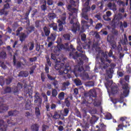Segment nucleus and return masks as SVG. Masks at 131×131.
Here are the masks:
<instances>
[{
	"label": "nucleus",
	"instance_id": "a19ab883",
	"mask_svg": "<svg viewBox=\"0 0 131 131\" xmlns=\"http://www.w3.org/2000/svg\"><path fill=\"white\" fill-rule=\"evenodd\" d=\"M52 97H57V95H58V91H57V90L56 89H53L52 90Z\"/></svg>",
	"mask_w": 131,
	"mask_h": 131
},
{
	"label": "nucleus",
	"instance_id": "cd10ccee",
	"mask_svg": "<svg viewBox=\"0 0 131 131\" xmlns=\"http://www.w3.org/2000/svg\"><path fill=\"white\" fill-rule=\"evenodd\" d=\"M20 89H22V85L20 84V83H18L17 86L14 89L13 93H14V94H16V93H18Z\"/></svg>",
	"mask_w": 131,
	"mask_h": 131
},
{
	"label": "nucleus",
	"instance_id": "5fc2aeb1",
	"mask_svg": "<svg viewBox=\"0 0 131 131\" xmlns=\"http://www.w3.org/2000/svg\"><path fill=\"white\" fill-rule=\"evenodd\" d=\"M53 4H54V1L53 0L47 1V4L48 6H52Z\"/></svg>",
	"mask_w": 131,
	"mask_h": 131
},
{
	"label": "nucleus",
	"instance_id": "a18cd8bd",
	"mask_svg": "<svg viewBox=\"0 0 131 131\" xmlns=\"http://www.w3.org/2000/svg\"><path fill=\"white\" fill-rule=\"evenodd\" d=\"M63 37L65 40H70V35L68 34L63 35Z\"/></svg>",
	"mask_w": 131,
	"mask_h": 131
},
{
	"label": "nucleus",
	"instance_id": "603ef678",
	"mask_svg": "<svg viewBox=\"0 0 131 131\" xmlns=\"http://www.w3.org/2000/svg\"><path fill=\"white\" fill-rule=\"evenodd\" d=\"M103 26L101 23H98L96 25L95 28L96 29H100Z\"/></svg>",
	"mask_w": 131,
	"mask_h": 131
},
{
	"label": "nucleus",
	"instance_id": "4be33fe9",
	"mask_svg": "<svg viewBox=\"0 0 131 131\" xmlns=\"http://www.w3.org/2000/svg\"><path fill=\"white\" fill-rule=\"evenodd\" d=\"M108 78H112V72L110 71H106V74L105 76L106 80H108Z\"/></svg>",
	"mask_w": 131,
	"mask_h": 131
},
{
	"label": "nucleus",
	"instance_id": "c9c22d12",
	"mask_svg": "<svg viewBox=\"0 0 131 131\" xmlns=\"http://www.w3.org/2000/svg\"><path fill=\"white\" fill-rule=\"evenodd\" d=\"M114 18L120 21V20L122 19V14H121V13H119L115 16Z\"/></svg>",
	"mask_w": 131,
	"mask_h": 131
},
{
	"label": "nucleus",
	"instance_id": "3c124183",
	"mask_svg": "<svg viewBox=\"0 0 131 131\" xmlns=\"http://www.w3.org/2000/svg\"><path fill=\"white\" fill-rule=\"evenodd\" d=\"M48 129H49V126L46 125H43L42 126V131H47Z\"/></svg>",
	"mask_w": 131,
	"mask_h": 131
},
{
	"label": "nucleus",
	"instance_id": "69168bd1",
	"mask_svg": "<svg viewBox=\"0 0 131 131\" xmlns=\"http://www.w3.org/2000/svg\"><path fill=\"white\" fill-rule=\"evenodd\" d=\"M124 125L122 124H120L118 125V128H117V130H119V129H122V127H123Z\"/></svg>",
	"mask_w": 131,
	"mask_h": 131
},
{
	"label": "nucleus",
	"instance_id": "72a5a7b5",
	"mask_svg": "<svg viewBox=\"0 0 131 131\" xmlns=\"http://www.w3.org/2000/svg\"><path fill=\"white\" fill-rule=\"evenodd\" d=\"M74 82L76 84V85H81L82 84V83H81V81L79 79H75L74 80Z\"/></svg>",
	"mask_w": 131,
	"mask_h": 131
},
{
	"label": "nucleus",
	"instance_id": "39448f33",
	"mask_svg": "<svg viewBox=\"0 0 131 131\" xmlns=\"http://www.w3.org/2000/svg\"><path fill=\"white\" fill-rule=\"evenodd\" d=\"M90 1L91 0H86V2L83 5V8L82 10V13H83L82 14V17H83L84 19H85V20L89 19V18L88 17V15H86V14H84V13H86L89 12V11H90L91 10V7L90 6Z\"/></svg>",
	"mask_w": 131,
	"mask_h": 131
},
{
	"label": "nucleus",
	"instance_id": "79ce46f5",
	"mask_svg": "<svg viewBox=\"0 0 131 131\" xmlns=\"http://www.w3.org/2000/svg\"><path fill=\"white\" fill-rule=\"evenodd\" d=\"M4 94H9V93H11L12 92V90L10 87H7L4 90Z\"/></svg>",
	"mask_w": 131,
	"mask_h": 131
},
{
	"label": "nucleus",
	"instance_id": "4d7b16f0",
	"mask_svg": "<svg viewBox=\"0 0 131 131\" xmlns=\"http://www.w3.org/2000/svg\"><path fill=\"white\" fill-rule=\"evenodd\" d=\"M83 77L85 79H89V74L84 72Z\"/></svg>",
	"mask_w": 131,
	"mask_h": 131
},
{
	"label": "nucleus",
	"instance_id": "0eeeda50",
	"mask_svg": "<svg viewBox=\"0 0 131 131\" xmlns=\"http://www.w3.org/2000/svg\"><path fill=\"white\" fill-rule=\"evenodd\" d=\"M99 54H101V57L100 58V60L102 63L103 64V69H106L107 67H109V64L107 63H105L104 62L105 61V59L104 58H105V61L106 62H108L110 64L111 63V60L107 59V53H104V52H100Z\"/></svg>",
	"mask_w": 131,
	"mask_h": 131
},
{
	"label": "nucleus",
	"instance_id": "e2e57ef3",
	"mask_svg": "<svg viewBox=\"0 0 131 131\" xmlns=\"http://www.w3.org/2000/svg\"><path fill=\"white\" fill-rule=\"evenodd\" d=\"M107 40H108V41L110 42H111L112 41H113V40H114L113 37L112 36H108Z\"/></svg>",
	"mask_w": 131,
	"mask_h": 131
},
{
	"label": "nucleus",
	"instance_id": "1a4fd4ad",
	"mask_svg": "<svg viewBox=\"0 0 131 131\" xmlns=\"http://www.w3.org/2000/svg\"><path fill=\"white\" fill-rule=\"evenodd\" d=\"M34 99L35 106L40 107L41 106V103H42V99L40 98V96H39V93L38 92H36L34 95Z\"/></svg>",
	"mask_w": 131,
	"mask_h": 131
},
{
	"label": "nucleus",
	"instance_id": "bf43d9fd",
	"mask_svg": "<svg viewBox=\"0 0 131 131\" xmlns=\"http://www.w3.org/2000/svg\"><path fill=\"white\" fill-rule=\"evenodd\" d=\"M46 58L47 64L49 65V66H51V65H52V63H51V61L50 60V58L47 57Z\"/></svg>",
	"mask_w": 131,
	"mask_h": 131
},
{
	"label": "nucleus",
	"instance_id": "c85d7f7f",
	"mask_svg": "<svg viewBox=\"0 0 131 131\" xmlns=\"http://www.w3.org/2000/svg\"><path fill=\"white\" fill-rule=\"evenodd\" d=\"M64 97L65 94L64 93V92H61L58 95V98L59 100H60V101H62V100H64Z\"/></svg>",
	"mask_w": 131,
	"mask_h": 131
},
{
	"label": "nucleus",
	"instance_id": "49530a36",
	"mask_svg": "<svg viewBox=\"0 0 131 131\" xmlns=\"http://www.w3.org/2000/svg\"><path fill=\"white\" fill-rule=\"evenodd\" d=\"M112 33L114 35H116V36H117L118 35V31L115 29H113L112 30Z\"/></svg>",
	"mask_w": 131,
	"mask_h": 131
},
{
	"label": "nucleus",
	"instance_id": "338daca9",
	"mask_svg": "<svg viewBox=\"0 0 131 131\" xmlns=\"http://www.w3.org/2000/svg\"><path fill=\"white\" fill-rule=\"evenodd\" d=\"M95 18H97L98 20H100L101 19V14H97L95 15Z\"/></svg>",
	"mask_w": 131,
	"mask_h": 131
},
{
	"label": "nucleus",
	"instance_id": "2eb2a0df",
	"mask_svg": "<svg viewBox=\"0 0 131 131\" xmlns=\"http://www.w3.org/2000/svg\"><path fill=\"white\" fill-rule=\"evenodd\" d=\"M107 7L108 8L109 10H112L114 12H115L117 10V7H116V5H115V3H109L107 4Z\"/></svg>",
	"mask_w": 131,
	"mask_h": 131
},
{
	"label": "nucleus",
	"instance_id": "6e6d98bb",
	"mask_svg": "<svg viewBox=\"0 0 131 131\" xmlns=\"http://www.w3.org/2000/svg\"><path fill=\"white\" fill-rule=\"evenodd\" d=\"M37 60V58L36 57H34L33 58H30V62H35Z\"/></svg>",
	"mask_w": 131,
	"mask_h": 131
},
{
	"label": "nucleus",
	"instance_id": "6e6552de",
	"mask_svg": "<svg viewBox=\"0 0 131 131\" xmlns=\"http://www.w3.org/2000/svg\"><path fill=\"white\" fill-rule=\"evenodd\" d=\"M66 13L62 14V15L61 18V20H58L57 21L58 23V28L59 31H62L63 30V25L66 24Z\"/></svg>",
	"mask_w": 131,
	"mask_h": 131
},
{
	"label": "nucleus",
	"instance_id": "37998d69",
	"mask_svg": "<svg viewBox=\"0 0 131 131\" xmlns=\"http://www.w3.org/2000/svg\"><path fill=\"white\" fill-rule=\"evenodd\" d=\"M25 106L27 109H29V108H30V107H31V101H30V100H28Z\"/></svg>",
	"mask_w": 131,
	"mask_h": 131
},
{
	"label": "nucleus",
	"instance_id": "ea45409f",
	"mask_svg": "<svg viewBox=\"0 0 131 131\" xmlns=\"http://www.w3.org/2000/svg\"><path fill=\"white\" fill-rule=\"evenodd\" d=\"M7 57V53L5 52H2L0 53V58H2V59H5Z\"/></svg>",
	"mask_w": 131,
	"mask_h": 131
},
{
	"label": "nucleus",
	"instance_id": "0e129e2a",
	"mask_svg": "<svg viewBox=\"0 0 131 131\" xmlns=\"http://www.w3.org/2000/svg\"><path fill=\"white\" fill-rule=\"evenodd\" d=\"M74 94L78 95V89L77 88L74 89Z\"/></svg>",
	"mask_w": 131,
	"mask_h": 131
},
{
	"label": "nucleus",
	"instance_id": "f3484780",
	"mask_svg": "<svg viewBox=\"0 0 131 131\" xmlns=\"http://www.w3.org/2000/svg\"><path fill=\"white\" fill-rule=\"evenodd\" d=\"M39 126L37 124H33L31 126V129L32 131H38Z\"/></svg>",
	"mask_w": 131,
	"mask_h": 131
},
{
	"label": "nucleus",
	"instance_id": "2f4dec72",
	"mask_svg": "<svg viewBox=\"0 0 131 131\" xmlns=\"http://www.w3.org/2000/svg\"><path fill=\"white\" fill-rule=\"evenodd\" d=\"M61 116L60 115V112H55L54 113V115H53L54 118H56V119H59Z\"/></svg>",
	"mask_w": 131,
	"mask_h": 131
},
{
	"label": "nucleus",
	"instance_id": "5701e85b",
	"mask_svg": "<svg viewBox=\"0 0 131 131\" xmlns=\"http://www.w3.org/2000/svg\"><path fill=\"white\" fill-rule=\"evenodd\" d=\"M127 41V38H126V35L125 34H124V37L123 39L120 40V42L122 45H126V42Z\"/></svg>",
	"mask_w": 131,
	"mask_h": 131
},
{
	"label": "nucleus",
	"instance_id": "412c9836",
	"mask_svg": "<svg viewBox=\"0 0 131 131\" xmlns=\"http://www.w3.org/2000/svg\"><path fill=\"white\" fill-rule=\"evenodd\" d=\"M28 47H29V51H32L34 49V42L33 41H31L28 43Z\"/></svg>",
	"mask_w": 131,
	"mask_h": 131
},
{
	"label": "nucleus",
	"instance_id": "9d476101",
	"mask_svg": "<svg viewBox=\"0 0 131 131\" xmlns=\"http://www.w3.org/2000/svg\"><path fill=\"white\" fill-rule=\"evenodd\" d=\"M85 97H93V98H96L97 97V93L95 89H92L90 91V92L84 93Z\"/></svg>",
	"mask_w": 131,
	"mask_h": 131
},
{
	"label": "nucleus",
	"instance_id": "4c0bfd02",
	"mask_svg": "<svg viewBox=\"0 0 131 131\" xmlns=\"http://www.w3.org/2000/svg\"><path fill=\"white\" fill-rule=\"evenodd\" d=\"M0 14L1 15H8V11L5 8L0 10Z\"/></svg>",
	"mask_w": 131,
	"mask_h": 131
},
{
	"label": "nucleus",
	"instance_id": "20e7f679",
	"mask_svg": "<svg viewBox=\"0 0 131 131\" xmlns=\"http://www.w3.org/2000/svg\"><path fill=\"white\" fill-rule=\"evenodd\" d=\"M70 67L69 64H66L64 67H61L59 69V75H64V74H67L68 78H70L71 77V75L68 74V72H70Z\"/></svg>",
	"mask_w": 131,
	"mask_h": 131
},
{
	"label": "nucleus",
	"instance_id": "680f3d73",
	"mask_svg": "<svg viewBox=\"0 0 131 131\" xmlns=\"http://www.w3.org/2000/svg\"><path fill=\"white\" fill-rule=\"evenodd\" d=\"M106 119H111L112 117V115H111V114H107L106 116Z\"/></svg>",
	"mask_w": 131,
	"mask_h": 131
},
{
	"label": "nucleus",
	"instance_id": "ddd939ff",
	"mask_svg": "<svg viewBox=\"0 0 131 131\" xmlns=\"http://www.w3.org/2000/svg\"><path fill=\"white\" fill-rule=\"evenodd\" d=\"M112 15V13H111V11H107L106 12L105 14L103 15V18L105 21H111V18H110L109 17Z\"/></svg>",
	"mask_w": 131,
	"mask_h": 131
},
{
	"label": "nucleus",
	"instance_id": "aec40b11",
	"mask_svg": "<svg viewBox=\"0 0 131 131\" xmlns=\"http://www.w3.org/2000/svg\"><path fill=\"white\" fill-rule=\"evenodd\" d=\"M43 31L45 32V35L46 36H49L50 35V33L51 31H50V29L48 28L47 27H44L43 28Z\"/></svg>",
	"mask_w": 131,
	"mask_h": 131
},
{
	"label": "nucleus",
	"instance_id": "f03ea898",
	"mask_svg": "<svg viewBox=\"0 0 131 131\" xmlns=\"http://www.w3.org/2000/svg\"><path fill=\"white\" fill-rule=\"evenodd\" d=\"M123 90V94L121 95L119 102V103H123V98L128 96V91H129V87L128 84L124 81V79H121L120 81Z\"/></svg>",
	"mask_w": 131,
	"mask_h": 131
},
{
	"label": "nucleus",
	"instance_id": "09e8293b",
	"mask_svg": "<svg viewBox=\"0 0 131 131\" xmlns=\"http://www.w3.org/2000/svg\"><path fill=\"white\" fill-rule=\"evenodd\" d=\"M81 39L83 41H85L86 39V35L85 34H82L81 35Z\"/></svg>",
	"mask_w": 131,
	"mask_h": 131
},
{
	"label": "nucleus",
	"instance_id": "b1692460",
	"mask_svg": "<svg viewBox=\"0 0 131 131\" xmlns=\"http://www.w3.org/2000/svg\"><path fill=\"white\" fill-rule=\"evenodd\" d=\"M24 92L26 93V94H28L29 96H30V95H32V89H28V88L27 86L25 88Z\"/></svg>",
	"mask_w": 131,
	"mask_h": 131
},
{
	"label": "nucleus",
	"instance_id": "7c9ffc66",
	"mask_svg": "<svg viewBox=\"0 0 131 131\" xmlns=\"http://www.w3.org/2000/svg\"><path fill=\"white\" fill-rule=\"evenodd\" d=\"M35 114L37 118H40V111L38 107H36L35 108Z\"/></svg>",
	"mask_w": 131,
	"mask_h": 131
},
{
	"label": "nucleus",
	"instance_id": "4468645a",
	"mask_svg": "<svg viewBox=\"0 0 131 131\" xmlns=\"http://www.w3.org/2000/svg\"><path fill=\"white\" fill-rule=\"evenodd\" d=\"M7 125L5 124V121L0 119V131L7 130Z\"/></svg>",
	"mask_w": 131,
	"mask_h": 131
},
{
	"label": "nucleus",
	"instance_id": "f8f14e48",
	"mask_svg": "<svg viewBox=\"0 0 131 131\" xmlns=\"http://www.w3.org/2000/svg\"><path fill=\"white\" fill-rule=\"evenodd\" d=\"M51 59L54 61L56 63V65L55 66V68L56 70H59V69L61 68L60 64H58V60L57 59V57H56V55L52 53L51 54Z\"/></svg>",
	"mask_w": 131,
	"mask_h": 131
},
{
	"label": "nucleus",
	"instance_id": "13d9d810",
	"mask_svg": "<svg viewBox=\"0 0 131 131\" xmlns=\"http://www.w3.org/2000/svg\"><path fill=\"white\" fill-rule=\"evenodd\" d=\"M12 82V78H9L8 79H6V83L7 84H10Z\"/></svg>",
	"mask_w": 131,
	"mask_h": 131
},
{
	"label": "nucleus",
	"instance_id": "a878e982",
	"mask_svg": "<svg viewBox=\"0 0 131 131\" xmlns=\"http://www.w3.org/2000/svg\"><path fill=\"white\" fill-rule=\"evenodd\" d=\"M42 24H43V20H37L35 22V27L37 28H38V27H40L41 26V25H42Z\"/></svg>",
	"mask_w": 131,
	"mask_h": 131
},
{
	"label": "nucleus",
	"instance_id": "6ab92c4d",
	"mask_svg": "<svg viewBox=\"0 0 131 131\" xmlns=\"http://www.w3.org/2000/svg\"><path fill=\"white\" fill-rule=\"evenodd\" d=\"M81 25L83 28L88 29L90 27V25H88V22L84 20H81Z\"/></svg>",
	"mask_w": 131,
	"mask_h": 131
},
{
	"label": "nucleus",
	"instance_id": "473e14b6",
	"mask_svg": "<svg viewBox=\"0 0 131 131\" xmlns=\"http://www.w3.org/2000/svg\"><path fill=\"white\" fill-rule=\"evenodd\" d=\"M90 100H91L92 101L91 102H89V104H91V103H93V102L94 106H98V105H99V103H98L99 100L98 99H95L94 100H93L92 98H90Z\"/></svg>",
	"mask_w": 131,
	"mask_h": 131
},
{
	"label": "nucleus",
	"instance_id": "bb28decb",
	"mask_svg": "<svg viewBox=\"0 0 131 131\" xmlns=\"http://www.w3.org/2000/svg\"><path fill=\"white\" fill-rule=\"evenodd\" d=\"M19 113L17 111H10L8 112L9 116H15Z\"/></svg>",
	"mask_w": 131,
	"mask_h": 131
},
{
	"label": "nucleus",
	"instance_id": "de8ad7c7",
	"mask_svg": "<svg viewBox=\"0 0 131 131\" xmlns=\"http://www.w3.org/2000/svg\"><path fill=\"white\" fill-rule=\"evenodd\" d=\"M45 4L41 6V9L42 11H46L47 10V4L46 3V1H45Z\"/></svg>",
	"mask_w": 131,
	"mask_h": 131
},
{
	"label": "nucleus",
	"instance_id": "a211bd4d",
	"mask_svg": "<svg viewBox=\"0 0 131 131\" xmlns=\"http://www.w3.org/2000/svg\"><path fill=\"white\" fill-rule=\"evenodd\" d=\"M6 51L9 56H13V50H12V48H11V47L7 46L6 48Z\"/></svg>",
	"mask_w": 131,
	"mask_h": 131
},
{
	"label": "nucleus",
	"instance_id": "774afa93",
	"mask_svg": "<svg viewBox=\"0 0 131 131\" xmlns=\"http://www.w3.org/2000/svg\"><path fill=\"white\" fill-rule=\"evenodd\" d=\"M9 8H10V4H9L8 3H7L6 4L4 5V9H9Z\"/></svg>",
	"mask_w": 131,
	"mask_h": 131
},
{
	"label": "nucleus",
	"instance_id": "f704fd0d",
	"mask_svg": "<svg viewBox=\"0 0 131 131\" xmlns=\"http://www.w3.org/2000/svg\"><path fill=\"white\" fill-rule=\"evenodd\" d=\"M91 34L93 35V36H95L96 38H100V35L97 32L92 31L91 32Z\"/></svg>",
	"mask_w": 131,
	"mask_h": 131
},
{
	"label": "nucleus",
	"instance_id": "c756f323",
	"mask_svg": "<svg viewBox=\"0 0 131 131\" xmlns=\"http://www.w3.org/2000/svg\"><path fill=\"white\" fill-rule=\"evenodd\" d=\"M48 18L50 20H53L56 18V14L54 13H50L48 14Z\"/></svg>",
	"mask_w": 131,
	"mask_h": 131
},
{
	"label": "nucleus",
	"instance_id": "393cba45",
	"mask_svg": "<svg viewBox=\"0 0 131 131\" xmlns=\"http://www.w3.org/2000/svg\"><path fill=\"white\" fill-rule=\"evenodd\" d=\"M28 72L22 71L19 73L18 76H23V77H27L28 76Z\"/></svg>",
	"mask_w": 131,
	"mask_h": 131
},
{
	"label": "nucleus",
	"instance_id": "7ed1b4c3",
	"mask_svg": "<svg viewBox=\"0 0 131 131\" xmlns=\"http://www.w3.org/2000/svg\"><path fill=\"white\" fill-rule=\"evenodd\" d=\"M81 53H79L78 54L77 52H72L70 53V57L71 58H73V59H78L79 60H78V64L79 65H82L83 64V61H82V59H81V58H85V54L83 53V51L82 50L80 51Z\"/></svg>",
	"mask_w": 131,
	"mask_h": 131
},
{
	"label": "nucleus",
	"instance_id": "58836bf2",
	"mask_svg": "<svg viewBox=\"0 0 131 131\" xmlns=\"http://www.w3.org/2000/svg\"><path fill=\"white\" fill-rule=\"evenodd\" d=\"M28 51V46L26 44L24 45V47L23 48V53H26V52H27Z\"/></svg>",
	"mask_w": 131,
	"mask_h": 131
},
{
	"label": "nucleus",
	"instance_id": "c03bdc74",
	"mask_svg": "<svg viewBox=\"0 0 131 131\" xmlns=\"http://www.w3.org/2000/svg\"><path fill=\"white\" fill-rule=\"evenodd\" d=\"M63 113V116H67L68 113H69V110L67 108H64Z\"/></svg>",
	"mask_w": 131,
	"mask_h": 131
},
{
	"label": "nucleus",
	"instance_id": "8fccbe9b",
	"mask_svg": "<svg viewBox=\"0 0 131 131\" xmlns=\"http://www.w3.org/2000/svg\"><path fill=\"white\" fill-rule=\"evenodd\" d=\"M86 85L87 86H94V82L93 81L87 82L86 83Z\"/></svg>",
	"mask_w": 131,
	"mask_h": 131
},
{
	"label": "nucleus",
	"instance_id": "dca6fc26",
	"mask_svg": "<svg viewBox=\"0 0 131 131\" xmlns=\"http://www.w3.org/2000/svg\"><path fill=\"white\" fill-rule=\"evenodd\" d=\"M56 39V34H51L50 36L47 38L48 41H55Z\"/></svg>",
	"mask_w": 131,
	"mask_h": 131
},
{
	"label": "nucleus",
	"instance_id": "864d4df0",
	"mask_svg": "<svg viewBox=\"0 0 131 131\" xmlns=\"http://www.w3.org/2000/svg\"><path fill=\"white\" fill-rule=\"evenodd\" d=\"M117 4L119 6H125V4H124V2H123L120 0L118 1Z\"/></svg>",
	"mask_w": 131,
	"mask_h": 131
},
{
	"label": "nucleus",
	"instance_id": "052dcab7",
	"mask_svg": "<svg viewBox=\"0 0 131 131\" xmlns=\"http://www.w3.org/2000/svg\"><path fill=\"white\" fill-rule=\"evenodd\" d=\"M65 103L67 107H69L70 106V102L69 100L66 99L65 101Z\"/></svg>",
	"mask_w": 131,
	"mask_h": 131
},
{
	"label": "nucleus",
	"instance_id": "423d86ee",
	"mask_svg": "<svg viewBox=\"0 0 131 131\" xmlns=\"http://www.w3.org/2000/svg\"><path fill=\"white\" fill-rule=\"evenodd\" d=\"M33 30H34V27H30L27 29V34L24 33H21L19 36V40L21 41V42L25 41V39L28 37V35L29 33H31Z\"/></svg>",
	"mask_w": 131,
	"mask_h": 131
},
{
	"label": "nucleus",
	"instance_id": "9b49d317",
	"mask_svg": "<svg viewBox=\"0 0 131 131\" xmlns=\"http://www.w3.org/2000/svg\"><path fill=\"white\" fill-rule=\"evenodd\" d=\"M113 24H114V27H117V26H120L121 29H122V21L118 19H116V18H114L112 20Z\"/></svg>",
	"mask_w": 131,
	"mask_h": 131
},
{
	"label": "nucleus",
	"instance_id": "f257e3e1",
	"mask_svg": "<svg viewBox=\"0 0 131 131\" xmlns=\"http://www.w3.org/2000/svg\"><path fill=\"white\" fill-rule=\"evenodd\" d=\"M70 3L67 7L68 10L71 12L69 13V17L70 24H73V29L72 31L76 32V30L79 29V23L77 21L76 16H77V9L73 8L78 5V0H70Z\"/></svg>",
	"mask_w": 131,
	"mask_h": 131
},
{
	"label": "nucleus",
	"instance_id": "e433bc0d",
	"mask_svg": "<svg viewBox=\"0 0 131 131\" xmlns=\"http://www.w3.org/2000/svg\"><path fill=\"white\" fill-rule=\"evenodd\" d=\"M111 92L112 94H117V92H118V88L116 86H115L114 88H112L111 89Z\"/></svg>",
	"mask_w": 131,
	"mask_h": 131
}]
</instances>
